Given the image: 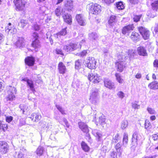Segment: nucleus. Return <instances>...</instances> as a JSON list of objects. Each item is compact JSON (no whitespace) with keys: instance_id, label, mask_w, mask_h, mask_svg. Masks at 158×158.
I'll use <instances>...</instances> for the list:
<instances>
[{"instance_id":"a18cd8bd","label":"nucleus","mask_w":158,"mask_h":158,"mask_svg":"<svg viewBox=\"0 0 158 158\" xmlns=\"http://www.w3.org/2000/svg\"><path fill=\"white\" fill-rule=\"evenodd\" d=\"M115 76L116 78V79L118 82L120 83H122L123 82V80L119 74L116 73L115 74Z\"/></svg>"},{"instance_id":"a878e982","label":"nucleus","mask_w":158,"mask_h":158,"mask_svg":"<svg viewBox=\"0 0 158 158\" xmlns=\"http://www.w3.org/2000/svg\"><path fill=\"white\" fill-rule=\"evenodd\" d=\"M116 21V17L114 15L110 16L108 20V24L111 26H113Z\"/></svg>"},{"instance_id":"bb28decb","label":"nucleus","mask_w":158,"mask_h":158,"mask_svg":"<svg viewBox=\"0 0 158 158\" xmlns=\"http://www.w3.org/2000/svg\"><path fill=\"white\" fill-rule=\"evenodd\" d=\"M6 89L8 94H15L16 92V88L14 87L11 86H8L6 87Z\"/></svg>"},{"instance_id":"473e14b6","label":"nucleus","mask_w":158,"mask_h":158,"mask_svg":"<svg viewBox=\"0 0 158 158\" xmlns=\"http://www.w3.org/2000/svg\"><path fill=\"white\" fill-rule=\"evenodd\" d=\"M44 148L43 147L41 146H39L36 151V153L39 156H42L43 153Z\"/></svg>"},{"instance_id":"e2e57ef3","label":"nucleus","mask_w":158,"mask_h":158,"mask_svg":"<svg viewBox=\"0 0 158 158\" xmlns=\"http://www.w3.org/2000/svg\"><path fill=\"white\" fill-rule=\"evenodd\" d=\"M87 54V50H84L80 53V55L81 56H83L86 55Z\"/></svg>"},{"instance_id":"603ef678","label":"nucleus","mask_w":158,"mask_h":158,"mask_svg":"<svg viewBox=\"0 0 158 158\" xmlns=\"http://www.w3.org/2000/svg\"><path fill=\"white\" fill-rule=\"evenodd\" d=\"M132 107L135 109H138L140 108V105L137 104L135 102L132 103Z\"/></svg>"},{"instance_id":"a19ab883","label":"nucleus","mask_w":158,"mask_h":158,"mask_svg":"<svg viewBox=\"0 0 158 158\" xmlns=\"http://www.w3.org/2000/svg\"><path fill=\"white\" fill-rule=\"evenodd\" d=\"M81 67V60H77L75 62V68L76 69L79 70Z\"/></svg>"},{"instance_id":"f8f14e48","label":"nucleus","mask_w":158,"mask_h":158,"mask_svg":"<svg viewBox=\"0 0 158 158\" xmlns=\"http://www.w3.org/2000/svg\"><path fill=\"white\" fill-rule=\"evenodd\" d=\"M15 45L17 47L21 48H23L25 45V40L22 37H19L17 39V41L15 43Z\"/></svg>"},{"instance_id":"9d476101","label":"nucleus","mask_w":158,"mask_h":158,"mask_svg":"<svg viewBox=\"0 0 158 158\" xmlns=\"http://www.w3.org/2000/svg\"><path fill=\"white\" fill-rule=\"evenodd\" d=\"M64 10H67L68 11H71L72 10L74 5L73 4V1L71 0H68L67 1L64 2Z\"/></svg>"},{"instance_id":"2eb2a0df","label":"nucleus","mask_w":158,"mask_h":158,"mask_svg":"<svg viewBox=\"0 0 158 158\" xmlns=\"http://www.w3.org/2000/svg\"><path fill=\"white\" fill-rule=\"evenodd\" d=\"M130 37L131 40L135 42L139 41L140 39V36L139 34L135 31L132 32Z\"/></svg>"},{"instance_id":"dca6fc26","label":"nucleus","mask_w":158,"mask_h":158,"mask_svg":"<svg viewBox=\"0 0 158 158\" xmlns=\"http://www.w3.org/2000/svg\"><path fill=\"white\" fill-rule=\"evenodd\" d=\"M25 64L29 66H32L34 65L35 60L33 57L27 56L25 60Z\"/></svg>"},{"instance_id":"13d9d810","label":"nucleus","mask_w":158,"mask_h":158,"mask_svg":"<svg viewBox=\"0 0 158 158\" xmlns=\"http://www.w3.org/2000/svg\"><path fill=\"white\" fill-rule=\"evenodd\" d=\"M13 119V117L12 116H7L6 117V121L8 123H10L11 122Z\"/></svg>"},{"instance_id":"1a4fd4ad","label":"nucleus","mask_w":158,"mask_h":158,"mask_svg":"<svg viewBox=\"0 0 158 158\" xmlns=\"http://www.w3.org/2000/svg\"><path fill=\"white\" fill-rule=\"evenodd\" d=\"M134 28L133 24H129L124 27L122 29V33L126 36L129 35V33Z\"/></svg>"},{"instance_id":"37998d69","label":"nucleus","mask_w":158,"mask_h":158,"mask_svg":"<svg viewBox=\"0 0 158 158\" xmlns=\"http://www.w3.org/2000/svg\"><path fill=\"white\" fill-rule=\"evenodd\" d=\"M119 135L118 134H117L116 135L113 137L112 140L113 143H117L120 140L119 137Z\"/></svg>"},{"instance_id":"774afa93","label":"nucleus","mask_w":158,"mask_h":158,"mask_svg":"<svg viewBox=\"0 0 158 158\" xmlns=\"http://www.w3.org/2000/svg\"><path fill=\"white\" fill-rule=\"evenodd\" d=\"M17 158H24V155L20 152L18 155Z\"/></svg>"},{"instance_id":"412c9836","label":"nucleus","mask_w":158,"mask_h":158,"mask_svg":"<svg viewBox=\"0 0 158 158\" xmlns=\"http://www.w3.org/2000/svg\"><path fill=\"white\" fill-rule=\"evenodd\" d=\"M63 17L66 23L70 24L72 23V16L70 15H69L65 12L63 14Z\"/></svg>"},{"instance_id":"0e129e2a","label":"nucleus","mask_w":158,"mask_h":158,"mask_svg":"<svg viewBox=\"0 0 158 158\" xmlns=\"http://www.w3.org/2000/svg\"><path fill=\"white\" fill-rule=\"evenodd\" d=\"M2 131H5L7 128V125L6 124H3L2 123Z\"/></svg>"},{"instance_id":"cd10ccee","label":"nucleus","mask_w":158,"mask_h":158,"mask_svg":"<svg viewBox=\"0 0 158 158\" xmlns=\"http://www.w3.org/2000/svg\"><path fill=\"white\" fill-rule=\"evenodd\" d=\"M148 86L151 89H158V82H152L149 84Z\"/></svg>"},{"instance_id":"e433bc0d","label":"nucleus","mask_w":158,"mask_h":158,"mask_svg":"<svg viewBox=\"0 0 158 158\" xmlns=\"http://www.w3.org/2000/svg\"><path fill=\"white\" fill-rule=\"evenodd\" d=\"M152 10L156 11L158 9V1H156L152 3Z\"/></svg>"},{"instance_id":"ea45409f","label":"nucleus","mask_w":158,"mask_h":158,"mask_svg":"<svg viewBox=\"0 0 158 158\" xmlns=\"http://www.w3.org/2000/svg\"><path fill=\"white\" fill-rule=\"evenodd\" d=\"M8 95L7 96L6 99L7 101H12L14 100L15 98V96L14 94H8Z\"/></svg>"},{"instance_id":"c756f323","label":"nucleus","mask_w":158,"mask_h":158,"mask_svg":"<svg viewBox=\"0 0 158 158\" xmlns=\"http://www.w3.org/2000/svg\"><path fill=\"white\" fill-rule=\"evenodd\" d=\"M121 144L119 143H118L115 146V148L117 152L119 154V156H121L123 152V150L121 148Z\"/></svg>"},{"instance_id":"09e8293b","label":"nucleus","mask_w":158,"mask_h":158,"mask_svg":"<svg viewBox=\"0 0 158 158\" xmlns=\"http://www.w3.org/2000/svg\"><path fill=\"white\" fill-rule=\"evenodd\" d=\"M117 95L119 98L122 99L125 96L124 94L121 91L118 92L117 93Z\"/></svg>"},{"instance_id":"c03bdc74","label":"nucleus","mask_w":158,"mask_h":158,"mask_svg":"<svg viewBox=\"0 0 158 158\" xmlns=\"http://www.w3.org/2000/svg\"><path fill=\"white\" fill-rule=\"evenodd\" d=\"M128 123L127 120L123 121L121 123V127L123 129L126 128L128 126Z\"/></svg>"},{"instance_id":"72a5a7b5","label":"nucleus","mask_w":158,"mask_h":158,"mask_svg":"<svg viewBox=\"0 0 158 158\" xmlns=\"http://www.w3.org/2000/svg\"><path fill=\"white\" fill-rule=\"evenodd\" d=\"M11 23H8V26L7 27H6L5 30L8 33H14V30H16L15 29H12V28L11 27Z\"/></svg>"},{"instance_id":"a211bd4d","label":"nucleus","mask_w":158,"mask_h":158,"mask_svg":"<svg viewBox=\"0 0 158 158\" xmlns=\"http://www.w3.org/2000/svg\"><path fill=\"white\" fill-rule=\"evenodd\" d=\"M104 83L105 86L110 89H114L115 88L114 83L109 79H105Z\"/></svg>"},{"instance_id":"f03ea898","label":"nucleus","mask_w":158,"mask_h":158,"mask_svg":"<svg viewBox=\"0 0 158 158\" xmlns=\"http://www.w3.org/2000/svg\"><path fill=\"white\" fill-rule=\"evenodd\" d=\"M99 90L96 88L92 89L90 94L89 100L91 102L94 104H96L99 102Z\"/></svg>"},{"instance_id":"4468645a","label":"nucleus","mask_w":158,"mask_h":158,"mask_svg":"<svg viewBox=\"0 0 158 158\" xmlns=\"http://www.w3.org/2000/svg\"><path fill=\"white\" fill-rule=\"evenodd\" d=\"M76 19L80 25L84 26L85 24V20L82 15H77L76 16Z\"/></svg>"},{"instance_id":"bf43d9fd","label":"nucleus","mask_w":158,"mask_h":158,"mask_svg":"<svg viewBox=\"0 0 158 158\" xmlns=\"http://www.w3.org/2000/svg\"><path fill=\"white\" fill-rule=\"evenodd\" d=\"M32 36L35 40H38V36L37 33L34 32L32 35Z\"/></svg>"},{"instance_id":"5fc2aeb1","label":"nucleus","mask_w":158,"mask_h":158,"mask_svg":"<svg viewBox=\"0 0 158 158\" xmlns=\"http://www.w3.org/2000/svg\"><path fill=\"white\" fill-rule=\"evenodd\" d=\"M110 158H117V153L116 152H112L110 154Z\"/></svg>"},{"instance_id":"052dcab7","label":"nucleus","mask_w":158,"mask_h":158,"mask_svg":"<svg viewBox=\"0 0 158 158\" xmlns=\"http://www.w3.org/2000/svg\"><path fill=\"white\" fill-rule=\"evenodd\" d=\"M56 51L57 54L63 55V52L61 49L56 48Z\"/></svg>"},{"instance_id":"9b49d317","label":"nucleus","mask_w":158,"mask_h":158,"mask_svg":"<svg viewBox=\"0 0 158 158\" xmlns=\"http://www.w3.org/2000/svg\"><path fill=\"white\" fill-rule=\"evenodd\" d=\"M9 148V145L4 141H0V152L2 154L7 152Z\"/></svg>"},{"instance_id":"69168bd1","label":"nucleus","mask_w":158,"mask_h":158,"mask_svg":"<svg viewBox=\"0 0 158 158\" xmlns=\"http://www.w3.org/2000/svg\"><path fill=\"white\" fill-rule=\"evenodd\" d=\"M20 107L21 110H23V113L25 111V110L27 109V107L26 106H23V105H20Z\"/></svg>"},{"instance_id":"8fccbe9b","label":"nucleus","mask_w":158,"mask_h":158,"mask_svg":"<svg viewBox=\"0 0 158 158\" xmlns=\"http://www.w3.org/2000/svg\"><path fill=\"white\" fill-rule=\"evenodd\" d=\"M151 126V124L149 121L147 119L145 120V128L146 129H147Z\"/></svg>"},{"instance_id":"20e7f679","label":"nucleus","mask_w":158,"mask_h":158,"mask_svg":"<svg viewBox=\"0 0 158 158\" xmlns=\"http://www.w3.org/2000/svg\"><path fill=\"white\" fill-rule=\"evenodd\" d=\"M81 47V44L80 43H71L68 45L64 46L63 49L67 52H72L74 50L79 49Z\"/></svg>"},{"instance_id":"7c9ffc66","label":"nucleus","mask_w":158,"mask_h":158,"mask_svg":"<svg viewBox=\"0 0 158 158\" xmlns=\"http://www.w3.org/2000/svg\"><path fill=\"white\" fill-rule=\"evenodd\" d=\"M128 134L127 133H124L123 138V145L126 147L127 145L128 142Z\"/></svg>"},{"instance_id":"f704fd0d","label":"nucleus","mask_w":158,"mask_h":158,"mask_svg":"<svg viewBox=\"0 0 158 158\" xmlns=\"http://www.w3.org/2000/svg\"><path fill=\"white\" fill-rule=\"evenodd\" d=\"M98 36L96 32H92L89 35V37L90 40H97Z\"/></svg>"},{"instance_id":"c85d7f7f","label":"nucleus","mask_w":158,"mask_h":158,"mask_svg":"<svg viewBox=\"0 0 158 158\" xmlns=\"http://www.w3.org/2000/svg\"><path fill=\"white\" fill-rule=\"evenodd\" d=\"M41 118V116L36 113H34L31 114V118L32 120H33L34 118H35V122H38L39 119Z\"/></svg>"},{"instance_id":"de8ad7c7","label":"nucleus","mask_w":158,"mask_h":158,"mask_svg":"<svg viewBox=\"0 0 158 158\" xmlns=\"http://www.w3.org/2000/svg\"><path fill=\"white\" fill-rule=\"evenodd\" d=\"M66 28L67 27H66L64 28L59 33V34H60V35H66L67 34Z\"/></svg>"},{"instance_id":"f3484780","label":"nucleus","mask_w":158,"mask_h":158,"mask_svg":"<svg viewBox=\"0 0 158 158\" xmlns=\"http://www.w3.org/2000/svg\"><path fill=\"white\" fill-rule=\"evenodd\" d=\"M78 125L80 128L84 132L87 133L89 130L87 125L82 122H79Z\"/></svg>"},{"instance_id":"f257e3e1","label":"nucleus","mask_w":158,"mask_h":158,"mask_svg":"<svg viewBox=\"0 0 158 158\" xmlns=\"http://www.w3.org/2000/svg\"><path fill=\"white\" fill-rule=\"evenodd\" d=\"M135 55L134 51L133 50H129L127 52H122L118 56V59L116 62V66L117 67L118 71L120 72L123 71L125 67V60L129 57L130 59L132 58Z\"/></svg>"},{"instance_id":"79ce46f5","label":"nucleus","mask_w":158,"mask_h":158,"mask_svg":"<svg viewBox=\"0 0 158 158\" xmlns=\"http://www.w3.org/2000/svg\"><path fill=\"white\" fill-rule=\"evenodd\" d=\"M27 23V22L26 20L22 19L20 20V22L19 23V25L23 28L26 26Z\"/></svg>"},{"instance_id":"5701e85b","label":"nucleus","mask_w":158,"mask_h":158,"mask_svg":"<svg viewBox=\"0 0 158 158\" xmlns=\"http://www.w3.org/2000/svg\"><path fill=\"white\" fill-rule=\"evenodd\" d=\"M58 69L60 73L64 74L66 70V67L62 62H60L58 65Z\"/></svg>"},{"instance_id":"4d7b16f0","label":"nucleus","mask_w":158,"mask_h":158,"mask_svg":"<svg viewBox=\"0 0 158 158\" xmlns=\"http://www.w3.org/2000/svg\"><path fill=\"white\" fill-rule=\"evenodd\" d=\"M141 16L140 15H135L134 16V18H133V20L135 22H138V21H139L140 19L141 18Z\"/></svg>"},{"instance_id":"4c0bfd02","label":"nucleus","mask_w":158,"mask_h":158,"mask_svg":"<svg viewBox=\"0 0 158 158\" xmlns=\"http://www.w3.org/2000/svg\"><path fill=\"white\" fill-rule=\"evenodd\" d=\"M92 133L95 136L98 137V139H100L102 136L101 134L97 130H93L92 131Z\"/></svg>"},{"instance_id":"2f4dec72","label":"nucleus","mask_w":158,"mask_h":158,"mask_svg":"<svg viewBox=\"0 0 158 158\" xmlns=\"http://www.w3.org/2000/svg\"><path fill=\"white\" fill-rule=\"evenodd\" d=\"M81 146L83 150L85 152H88L89 150V148L84 142L81 143Z\"/></svg>"},{"instance_id":"3c124183","label":"nucleus","mask_w":158,"mask_h":158,"mask_svg":"<svg viewBox=\"0 0 158 158\" xmlns=\"http://www.w3.org/2000/svg\"><path fill=\"white\" fill-rule=\"evenodd\" d=\"M147 110L150 114H153L156 113V111L155 110L150 107H148L147 108Z\"/></svg>"},{"instance_id":"49530a36","label":"nucleus","mask_w":158,"mask_h":158,"mask_svg":"<svg viewBox=\"0 0 158 158\" xmlns=\"http://www.w3.org/2000/svg\"><path fill=\"white\" fill-rule=\"evenodd\" d=\"M56 106L57 109L60 111V112L63 114H65L64 110V109L59 105H56Z\"/></svg>"},{"instance_id":"c9c22d12","label":"nucleus","mask_w":158,"mask_h":158,"mask_svg":"<svg viewBox=\"0 0 158 158\" xmlns=\"http://www.w3.org/2000/svg\"><path fill=\"white\" fill-rule=\"evenodd\" d=\"M116 7L119 10H123L124 8L123 2L121 1L119 2L116 3Z\"/></svg>"},{"instance_id":"aec40b11","label":"nucleus","mask_w":158,"mask_h":158,"mask_svg":"<svg viewBox=\"0 0 158 158\" xmlns=\"http://www.w3.org/2000/svg\"><path fill=\"white\" fill-rule=\"evenodd\" d=\"M137 52L139 55L143 56H146L147 55L146 50L144 47H139L138 48Z\"/></svg>"},{"instance_id":"393cba45","label":"nucleus","mask_w":158,"mask_h":158,"mask_svg":"<svg viewBox=\"0 0 158 158\" xmlns=\"http://www.w3.org/2000/svg\"><path fill=\"white\" fill-rule=\"evenodd\" d=\"M98 123L102 126L103 127L106 126V118L104 115H102L99 118Z\"/></svg>"},{"instance_id":"338daca9","label":"nucleus","mask_w":158,"mask_h":158,"mask_svg":"<svg viewBox=\"0 0 158 158\" xmlns=\"http://www.w3.org/2000/svg\"><path fill=\"white\" fill-rule=\"evenodd\" d=\"M153 65L154 67L158 68V60H155L153 62Z\"/></svg>"},{"instance_id":"0eeeda50","label":"nucleus","mask_w":158,"mask_h":158,"mask_svg":"<svg viewBox=\"0 0 158 158\" xmlns=\"http://www.w3.org/2000/svg\"><path fill=\"white\" fill-rule=\"evenodd\" d=\"M85 62V64L89 69H95L96 68L97 61L95 58L93 57H88Z\"/></svg>"},{"instance_id":"6e6552de","label":"nucleus","mask_w":158,"mask_h":158,"mask_svg":"<svg viewBox=\"0 0 158 158\" xmlns=\"http://www.w3.org/2000/svg\"><path fill=\"white\" fill-rule=\"evenodd\" d=\"M14 2L17 11H24L25 8V2L22 0H14Z\"/></svg>"},{"instance_id":"4be33fe9","label":"nucleus","mask_w":158,"mask_h":158,"mask_svg":"<svg viewBox=\"0 0 158 158\" xmlns=\"http://www.w3.org/2000/svg\"><path fill=\"white\" fill-rule=\"evenodd\" d=\"M65 11L64 8H62L60 6H59L56 9L55 12L56 16L59 17L61 14L62 15L64 14Z\"/></svg>"},{"instance_id":"864d4df0","label":"nucleus","mask_w":158,"mask_h":158,"mask_svg":"<svg viewBox=\"0 0 158 158\" xmlns=\"http://www.w3.org/2000/svg\"><path fill=\"white\" fill-rule=\"evenodd\" d=\"M33 28L35 31H38L40 28V27L36 23L34 24L32 26Z\"/></svg>"},{"instance_id":"58836bf2","label":"nucleus","mask_w":158,"mask_h":158,"mask_svg":"<svg viewBox=\"0 0 158 158\" xmlns=\"http://www.w3.org/2000/svg\"><path fill=\"white\" fill-rule=\"evenodd\" d=\"M147 14L148 16L151 18H153L156 15L155 11L152 10L148 11Z\"/></svg>"},{"instance_id":"6e6d98bb","label":"nucleus","mask_w":158,"mask_h":158,"mask_svg":"<svg viewBox=\"0 0 158 158\" xmlns=\"http://www.w3.org/2000/svg\"><path fill=\"white\" fill-rule=\"evenodd\" d=\"M25 121L23 119H20L19 120V126L21 127L25 124Z\"/></svg>"},{"instance_id":"b1692460","label":"nucleus","mask_w":158,"mask_h":158,"mask_svg":"<svg viewBox=\"0 0 158 158\" xmlns=\"http://www.w3.org/2000/svg\"><path fill=\"white\" fill-rule=\"evenodd\" d=\"M138 133L137 132H135L132 135V143L133 146H136L137 144L138 140Z\"/></svg>"},{"instance_id":"423d86ee","label":"nucleus","mask_w":158,"mask_h":158,"mask_svg":"<svg viewBox=\"0 0 158 158\" xmlns=\"http://www.w3.org/2000/svg\"><path fill=\"white\" fill-rule=\"evenodd\" d=\"M137 29L144 40H146L149 39L150 35L149 30L142 26L138 27Z\"/></svg>"},{"instance_id":"6ab92c4d","label":"nucleus","mask_w":158,"mask_h":158,"mask_svg":"<svg viewBox=\"0 0 158 158\" xmlns=\"http://www.w3.org/2000/svg\"><path fill=\"white\" fill-rule=\"evenodd\" d=\"M31 45L36 52L37 51L38 49L40 47V42L38 40H35L33 41Z\"/></svg>"},{"instance_id":"39448f33","label":"nucleus","mask_w":158,"mask_h":158,"mask_svg":"<svg viewBox=\"0 0 158 158\" xmlns=\"http://www.w3.org/2000/svg\"><path fill=\"white\" fill-rule=\"evenodd\" d=\"M88 78L89 81H92L94 83H98L101 81L100 76H99L97 73H95L94 71L93 72L91 71L89 73Z\"/></svg>"},{"instance_id":"7ed1b4c3","label":"nucleus","mask_w":158,"mask_h":158,"mask_svg":"<svg viewBox=\"0 0 158 158\" xmlns=\"http://www.w3.org/2000/svg\"><path fill=\"white\" fill-rule=\"evenodd\" d=\"M87 8L88 9L89 13L92 14L97 15L101 11V6L97 4L90 3L87 6Z\"/></svg>"},{"instance_id":"680f3d73","label":"nucleus","mask_w":158,"mask_h":158,"mask_svg":"<svg viewBox=\"0 0 158 158\" xmlns=\"http://www.w3.org/2000/svg\"><path fill=\"white\" fill-rule=\"evenodd\" d=\"M45 7L43 6L42 7H40L39 9V12L41 14H44L45 12Z\"/></svg>"},{"instance_id":"ddd939ff","label":"nucleus","mask_w":158,"mask_h":158,"mask_svg":"<svg viewBox=\"0 0 158 158\" xmlns=\"http://www.w3.org/2000/svg\"><path fill=\"white\" fill-rule=\"evenodd\" d=\"M22 80L27 82V85L30 87V90L32 91L33 93H35V90L34 87L33 81L32 80L27 79V78H23Z\"/></svg>"}]
</instances>
